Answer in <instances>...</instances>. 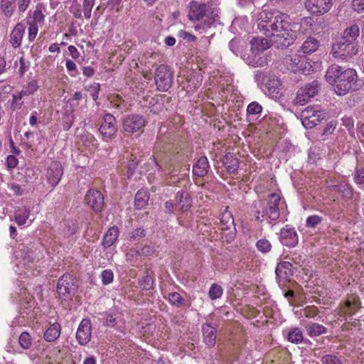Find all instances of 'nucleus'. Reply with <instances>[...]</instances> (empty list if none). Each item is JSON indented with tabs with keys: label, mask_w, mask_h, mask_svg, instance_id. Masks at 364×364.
<instances>
[{
	"label": "nucleus",
	"mask_w": 364,
	"mask_h": 364,
	"mask_svg": "<svg viewBox=\"0 0 364 364\" xmlns=\"http://www.w3.org/2000/svg\"><path fill=\"white\" fill-rule=\"evenodd\" d=\"M102 282L104 285H107L112 282L114 275L110 269H105L101 274Z\"/></svg>",
	"instance_id": "nucleus-46"
},
{
	"label": "nucleus",
	"mask_w": 364,
	"mask_h": 364,
	"mask_svg": "<svg viewBox=\"0 0 364 364\" xmlns=\"http://www.w3.org/2000/svg\"><path fill=\"white\" fill-rule=\"evenodd\" d=\"M308 334L311 337L318 336L326 332V328L318 323H311L306 326Z\"/></svg>",
	"instance_id": "nucleus-35"
},
{
	"label": "nucleus",
	"mask_w": 364,
	"mask_h": 364,
	"mask_svg": "<svg viewBox=\"0 0 364 364\" xmlns=\"http://www.w3.org/2000/svg\"><path fill=\"white\" fill-rule=\"evenodd\" d=\"M210 169L208 159L205 156L200 157L193 166V173L198 177H203L207 175Z\"/></svg>",
	"instance_id": "nucleus-21"
},
{
	"label": "nucleus",
	"mask_w": 364,
	"mask_h": 364,
	"mask_svg": "<svg viewBox=\"0 0 364 364\" xmlns=\"http://www.w3.org/2000/svg\"><path fill=\"white\" fill-rule=\"evenodd\" d=\"M154 284V278L150 275L144 276L139 281V287L144 291H148L153 289Z\"/></svg>",
	"instance_id": "nucleus-38"
},
{
	"label": "nucleus",
	"mask_w": 364,
	"mask_h": 364,
	"mask_svg": "<svg viewBox=\"0 0 364 364\" xmlns=\"http://www.w3.org/2000/svg\"><path fill=\"white\" fill-rule=\"evenodd\" d=\"M257 28L267 37L277 49H284L292 45L296 38L295 28L297 25L290 22L289 16L274 10L262 11L257 21Z\"/></svg>",
	"instance_id": "nucleus-1"
},
{
	"label": "nucleus",
	"mask_w": 364,
	"mask_h": 364,
	"mask_svg": "<svg viewBox=\"0 0 364 364\" xmlns=\"http://www.w3.org/2000/svg\"><path fill=\"white\" fill-rule=\"evenodd\" d=\"M319 46L318 41L314 37H308L303 43L301 50L305 54H309L316 51Z\"/></svg>",
	"instance_id": "nucleus-30"
},
{
	"label": "nucleus",
	"mask_w": 364,
	"mask_h": 364,
	"mask_svg": "<svg viewBox=\"0 0 364 364\" xmlns=\"http://www.w3.org/2000/svg\"><path fill=\"white\" fill-rule=\"evenodd\" d=\"M320 84L317 80H314L310 83L301 87L297 92V95L294 102L295 105H304L306 104L311 98L315 97L318 92Z\"/></svg>",
	"instance_id": "nucleus-9"
},
{
	"label": "nucleus",
	"mask_w": 364,
	"mask_h": 364,
	"mask_svg": "<svg viewBox=\"0 0 364 364\" xmlns=\"http://www.w3.org/2000/svg\"><path fill=\"white\" fill-rule=\"evenodd\" d=\"M287 339L292 343H300L304 339L303 333L299 328H292L288 332Z\"/></svg>",
	"instance_id": "nucleus-32"
},
{
	"label": "nucleus",
	"mask_w": 364,
	"mask_h": 364,
	"mask_svg": "<svg viewBox=\"0 0 364 364\" xmlns=\"http://www.w3.org/2000/svg\"><path fill=\"white\" fill-rule=\"evenodd\" d=\"M176 201L183 212L187 211L192 204L191 196L187 191L178 192L176 196Z\"/></svg>",
	"instance_id": "nucleus-23"
},
{
	"label": "nucleus",
	"mask_w": 364,
	"mask_h": 364,
	"mask_svg": "<svg viewBox=\"0 0 364 364\" xmlns=\"http://www.w3.org/2000/svg\"><path fill=\"white\" fill-rule=\"evenodd\" d=\"M76 338L80 345L87 344L91 338V321L90 319H83L77 328Z\"/></svg>",
	"instance_id": "nucleus-17"
},
{
	"label": "nucleus",
	"mask_w": 364,
	"mask_h": 364,
	"mask_svg": "<svg viewBox=\"0 0 364 364\" xmlns=\"http://www.w3.org/2000/svg\"><path fill=\"white\" fill-rule=\"evenodd\" d=\"M119 236V230L117 227L110 228L104 236L102 244L105 247L112 246Z\"/></svg>",
	"instance_id": "nucleus-28"
},
{
	"label": "nucleus",
	"mask_w": 364,
	"mask_h": 364,
	"mask_svg": "<svg viewBox=\"0 0 364 364\" xmlns=\"http://www.w3.org/2000/svg\"><path fill=\"white\" fill-rule=\"evenodd\" d=\"M284 65L293 73L303 71L306 69V58L296 54L287 55L283 60Z\"/></svg>",
	"instance_id": "nucleus-13"
},
{
	"label": "nucleus",
	"mask_w": 364,
	"mask_h": 364,
	"mask_svg": "<svg viewBox=\"0 0 364 364\" xmlns=\"http://www.w3.org/2000/svg\"><path fill=\"white\" fill-rule=\"evenodd\" d=\"M333 4V0H306L305 6L311 13L322 15L331 9Z\"/></svg>",
	"instance_id": "nucleus-12"
},
{
	"label": "nucleus",
	"mask_w": 364,
	"mask_h": 364,
	"mask_svg": "<svg viewBox=\"0 0 364 364\" xmlns=\"http://www.w3.org/2000/svg\"><path fill=\"white\" fill-rule=\"evenodd\" d=\"M221 223L224 226V229L230 230L231 227H234V218L230 212L225 211L223 213L220 218Z\"/></svg>",
	"instance_id": "nucleus-39"
},
{
	"label": "nucleus",
	"mask_w": 364,
	"mask_h": 364,
	"mask_svg": "<svg viewBox=\"0 0 364 364\" xmlns=\"http://www.w3.org/2000/svg\"><path fill=\"white\" fill-rule=\"evenodd\" d=\"M61 332L60 325L58 323L51 324L44 333V338L48 342L57 340Z\"/></svg>",
	"instance_id": "nucleus-27"
},
{
	"label": "nucleus",
	"mask_w": 364,
	"mask_h": 364,
	"mask_svg": "<svg viewBox=\"0 0 364 364\" xmlns=\"http://www.w3.org/2000/svg\"><path fill=\"white\" fill-rule=\"evenodd\" d=\"M230 50L235 55H238L240 52V41L236 38L232 39L229 43Z\"/></svg>",
	"instance_id": "nucleus-49"
},
{
	"label": "nucleus",
	"mask_w": 364,
	"mask_h": 364,
	"mask_svg": "<svg viewBox=\"0 0 364 364\" xmlns=\"http://www.w3.org/2000/svg\"><path fill=\"white\" fill-rule=\"evenodd\" d=\"M29 124L32 127L37 124V112L34 111L31 113V115L29 118Z\"/></svg>",
	"instance_id": "nucleus-64"
},
{
	"label": "nucleus",
	"mask_w": 364,
	"mask_h": 364,
	"mask_svg": "<svg viewBox=\"0 0 364 364\" xmlns=\"http://www.w3.org/2000/svg\"><path fill=\"white\" fill-rule=\"evenodd\" d=\"M328 82L333 86L336 93L338 95H345L348 92L360 90L362 82L358 80L355 70L348 68L342 70L338 65H331L326 73Z\"/></svg>",
	"instance_id": "nucleus-2"
},
{
	"label": "nucleus",
	"mask_w": 364,
	"mask_h": 364,
	"mask_svg": "<svg viewBox=\"0 0 364 364\" xmlns=\"http://www.w3.org/2000/svg\"><path fill=\"white\" fill-rule=\"evenodd\" d=\"M175 205L172 200H168L165 203V208L167 213H173Z\"/></svg>",
	"instance_id": "nucleus-62"
},
{
	"label": "nucleus",
	"mask_w": 364,
	"mask_h": 364,
	"mask_svg": "<svg viewBox=\"0 0 364 364\" xmlns=\"http://www.w3.org/2000/svg\"><path fill=\"white\" fill-rule=\"evenodd\" d=\"M26 96L25 94H22V90L19 92L16 95H13V103H12V107L14 109H16L17 107H20L22 105V103L19 105L18 107L16 106V103L18 100H20L22 99L23 97Z\"/></svg>",
	"instance_id": "nucleus-58"
},
{
	"label": "nucleus",
	"mask_w": 364,
	"mask_h": 364,
	"mask_svg": "<svg viewBox=\"0 0 364 364\" xmlns=\"http://www.w3.org/2000/svg\"><path fill=\"white\" fill-rule=\"evenodd\" d=\"M321 222V218L318 215H311L307 218L306 225L309 228H314Z\"/></svg>",
	"instance_id": "nucleus-50"
},
{
	"label": "nucleus",
	"mask_w": 364,
	"mask_h": 364,
	"mask_svg": "<svg viewBox=\"0 0 364 364\" xmlns=\"http://www.w3.org/2000/svg\"><path fill=\"white\" fill-rule=\"evenodd\" d=\"M75 279L70 274H64L57 284V292L63 300L70 299L77 289Z\"/></svg>",
	"instance_id": "nucleus-5"
},
{
	"label": "nucleus",
	"mask_w": 364,
	"mask_h": 364,
	"mask_svg": "<svg viewBox=\"0 0 364 364\" xmlns=\"http://www.w3.org/2000/svg\"><path fill=\"white\" fill-rule=\"evenodd\" d=\"M352 6L358 12L363 11L364 10V0H353Z\"/></svg>",
	"instance_id": "nucleus-55"
},
{
	"label": "nucleus",
	"mask_w": 364,
	"mask_h": 364,
	"mask_svg": "<svg viewBox=\"0 0 364 364\" xmlns=\"http://www.w3.org/2000/svg\"><path fill=\"white\" fill-rule=\"evenodd\" d=\"M38 83L36 80L29 81L26 85L23 87L22 94L26 96L33 95L38 89Z\"/></svg>",
	"instance_id": "nucleus-36"
},
{
	"label": "nucleus",
	"mask_w": 364,
	"mask_h": 364,
	"mask_svg": "<svg viewBox=\"0 0 364 364\" xmlns=\"http://www.w3.org/2000/svg\"><path fill=\"white\" fill-rule=\"evenodd\" d=\"M146 121L143 116L130 114L123 119V131L133 134L145 126Z\"/></svg>",
	"instance_id": "nucleus-11"
},
{
	"label": "nucleus",
	"mask_w": 364,
	"mask_h": 364,
	"mask_svg": "<svg viewBox=\"0 0 364 364\" xmlns=\"http://www.w3.org/2000/svg\"><path fill=\"white\" fill-rule=\"evenodd\" d=\"M68 53L70 55L73 59H77L79 57V52L77 49L74 46H69L68 48Z\"/></svg>",
	"instance_id": "nucleus-61"
},
{
	"label": "nucleus",
	"mask_w": 364,
	"mask_h": 364,
	"mask_svg": "<svg viewBox=\"0 0 364 364\" xmlns=\"http://www.w3.org/2000/svg\"><path fill=\"white\" fill-rule=\"evenodd\" d=\"M6 166L9 169H13L16 168L18 164L17 158L14 155H9L6 157Z\"/></svg>",
	"instance_id": "nucleus-52"
},
{
	"label": "nucleus",
	"mask_w": 364,
	"mask_h": 364,
	"mask_svg": "<svg viewBox=\"0 0 364 364\" xmlns=\"http://www.w3.org/2000/svg\"><path fill=\"white\" fill-rule=\"evenodd\" d=\"M281 198L278 194L272 193L269 196L268 200H259L254 203L255 218L257 221L262 222L264 220H277L279 218L280 210L279 205Z\"/></svg>",
	"instance_id": "nucleus-3"
},
{
	"label": "nucleus",
	"mask_w": 364,
	"mask_h": 364,
	"mask_svg": "<svg viewBox=\"0 0 364 364\" xmlns=\"http://www.w3.org/2000/svg\"><path fill=\"white\" fill-rule=\"evenodd\" d=\"M25 32V27L21 23L16 25L10 35V43L14 48H18Z\"/></svg>",
	"instance_id": "nucleus-22"
},
{
	"label": "nucleus",
	"mask_w": 364,
	"mask_h": 364,
	"mask_svg": "<svg viewBox=\"0 0 364 364\" xmlns=\"http://www.w3.org/2000/svg\"><path fill=\"white\" fill-rule=\"evenodd\" d=\"M188 17L193 22L202 20L206 14L207 6L196 1H191L188 5Z\"/></svg>",
	"instance_id": "nucleus-15"
},
{
	"label": "nucleus",
	"mask_w": 364,
	"mask_h": 364,
	"mask_svg": "<svg viewBox=\"0 0 364 364\" xmlns=\"http://www.w3.org/2000/svg\"><path fill=\"white\" fill-rule=\"evenodd\" d=\"M169 301L175 306H179L183 301V297L178 292H172L168 294Z\"/></svg>",
	"instance_id": "nucleus-44"
},
{
	"label": "nucleus",
	"mask_w": 364,
	"mask_h": 364,
	"mask_svg": "<svg viewBox=\"0 0 364 364\" xmlns=\"http://www.w3.org/2000/svg\"><path fill=\"white\" fill-rule=\"evenodd\" d=\"M16 0H1V9L6 17H11L16 9Z\"/></svg>",
	"instance_id": "nucleus-34"
},
{
	"label": "nucleus",
	"mask_w": 364,
	"mask_h": 364,
	"mask_svg": "<svg viewBox=\"0 0 364 364\" xmlns=\"http://www.w3.org/2000/svg\"><path fill=\"white\" fill-rule=\"evenodd\" d=\"M45 15L43 14L41 7L37 5L36 9L28 14L27 23H31L35 25L41 26L44 23Z\"/></svg>",
	"instance_id": "nucleus-24"
},
{
	"label": "nucleus",
	"mask_w": 364,
	"mask_h": 364,
	"mask_svg": "<svg viewBox=\"0 0 364 364\" xmlns=\"http://www.w3.org/2000/svg\"><path fill=\"white\" fill-rule=\"evenodd\" d=\"M256 246L257 249L264 253L268 252L271 250V244L270 242L265 239H261L257 241Z\"/></svg>",
	"instance_id": "nucleus-43"
},
{
	"label": "nucleus",
	"mask_w": 364,
	"mask_h": 364,
	"mask_svg": "<svg viewBox=\"0 0 364 364\" xmlns=\"http://www.w3.org/2000/svg\"><path fill=\"white\" fill-rule=\"evenodd\" d=\"M360 30L356 24L347 27L343 32L342 36L339 39L348 40L350 43L358 44V37L359 36Z\"/></svg>",
	"instance_id": "nucleus-25"
},
{
	"label": "nucleus",
	"mask_w": 364,
	"mask_h": 364,
	"mask_svg": "<svg viewBox=\"0 0 364 364\" xmlns=\"http://www.w3.org/2000/svg\"><path fill=\"white\" fill-rule=\"evenodd\" d=\"M154 80L157 89L166 92L173 83V73L167 65H161L156 69Z\"/></svg>",
	"instance_id": "nucleus-6"
},
{
	"label": "nucleus",
	"mask_w": 364,
	"mask_h": 364,
	"mask_svg": "<svg viewBox=\"0 0 364 364\" xmlns=\"http://www.w3.org/2000/svg\"><path fill=\"white\" fill-rule=\"evenodd\" d=\"M279 240L285 246L293 247L298 244V236L294 228L286 225L280 230Z\"/></svg>",
	"instance_id": "nucleus-14"
},
{
	"label": "nucleus",
	"mask_w": 364,
	"mask_h": 364,
	"mask_svg": "<svg viewBox=\"0 0 364 364\" xmlns=\"http://www.w3.org/2000/svg\"><path fill=\"white\" fill-rule=\"evenodd\" d=\"M255 78L261 80L272 98H278L282 95V83L275 77H268L262 72H257L255 74Z\"/></svg>",
	"instance_id": "nucleus-7"
},
{
	"label": "nucleus",
	"mask_w": 364,
	"mask_h": 364,
	"mask_svg": "<svg viewBox=\"0 0 364 364\" xmlns=\"http://www.w3.org/2000/svg\"><path fill=\"white\" fill-rule=\"evenodd\" d=\"M252 48L256 49L257 51H263L267 50L270 46H273L270 42V39L255 38L251 41Z\"/></svg>",
	"instance_id": "nucleus-33"
},
{
	"label": "nucleus",
	"mask_w": 364,
	"mask_h": 364,
	"mask_svg": "<svg viewBox=\"0 0 364 364\" xmlns=\"http://www.w3.org/2000/svg\"><path fill=\"white\" fill-rule=\"evenodd\" d=\"M31 209L28 206L17 208L14 214L15 222L18 226L30 225L34 221V218H31Z\"/></svg>",
	"instance_id": "nucleus-18"
},
{
	"label": "nucleus",
	"mask_w": 364,
	"mask_h": 364,
	"mask_svg": "<svg viewBox=\"0 0 364 364\" xmlns=\"http://www.w3.org/2000/svg\"><path fill=\"white\" fill-rule=\"evenodd\" d=\"M203 341L210 348L215 345L216 329L209 323H205L202 326Z\"/></svg>",
	"instance_id": "nucleus-20"
},
{
	"label": "nucleus",
	"mask_w": 364,
	"mask_h": 364,
	"mask_svg": "<svg viewBox=\"0 0 364 364\" xmlns=\"http://www.w3.org/2000/svg\"><path fill=\"white\" fill-rule=\"evenodd\" d=\"M355 181L358 184L364 183V167H357L354 174Z\"/></svg>",
	"instance_id": "nucleus-48"
},
{
	"label": "nucleus",
	"mask_w": 364,
	"mask_h": 364,
	"mask_svg": "<svg viewBox=\"0 0 364 364\" xmlns=\"http://www.w3.org/2000/svg\"><path fill=\"white\" fill-rule=\"evenodd\" d=\"M304 314L306 317L312 318L316 314V312L314 307L308 306L304 310Z\"/></svg>",
	"instance_id": "nucleus-60"
},
{
	"label": "nucleus",
	"mask_w": 364,
	"mask_h": 364,
	"mask_svg": "<svg viewBox=\"0 0 364 364\" xmlns=\"http://www.w3.org/2000/svg\"><path fill=\"white\" fill-rule=\"evenodd\" d=\"M9 188L12 191H14L17 195L22 194V190H21L20 185L16 184V183H12L11 185H9Z\"/></svg>",
	"instance_id": "nucleus-63"
},
{
	"label": "nucleus",
	"mask_w": 364,
	"mask_h": 364,
	"mask_svg": "<svg viewBox=\"0 0 364 364\" xmlns=\"http://www.w3.org/2000/svg\"><path fill=\"white\" fill-rule=\"evenodd\" d=\"M223 294V288L216 284H213L210 288L209 296L211 299L215 300L220 298Z\"/></svg>",
	"instance_id": "nucleus-40"
},
{
	"label": "nucleus",
	"mask_w": 364,
	"mask_h": 364,
	"mask_svg": "<svg viewBox=\"0 0 364 364\" xmlns=\"http://www.w3.org/2000/svg\"><path fill=\"white\" fill-rule=\"evenodd\" d=\"M336 129V124L333 122H330L325 127L322 136H328L332 134Z\"/></svg>",
	"instance_id": "nucleus-56"
},
{
	"label": "nucleus",
	"mask_w": 364,
	"mask_h": 364,
	"mask_svg": "<svg viewBox=\"0 0 364 364\" xmlns=\"http://www.w3.org/2000/svg\"><path fill=\"white\" fill-rule=\"evenodd\" d=\"M31 3V0H18L17 6H18V11L20 14L24 13L28 9L29 4Z\"/></svg>",
	"instance_id": "nucleus-53"
},
{
	"label": "nucleus",
	"mask_w": 364,
	"mask_h": 364,
	"mask_svg": "<svg viewBox=\"0 0 364 364\" xmlns=\"http://www.w3.org/2000/svg\"><path fill=\"white\" fill-rule=\"evenodd\" d=\"M223 163L228 173H234L237 172L239 167V161L233 154L230 153L226 154L223 156Z\"/></svg>",
	"instance_id": "nucleus-26"
},
{
	"label": "nucleus",
	"mask_w": 364,
	"mask_h": 364,
	"mask_svg": "<svg viewBox=\"0 0 364 364\" xmlns=\"http://www.w3.org/2000/svg\"><path fill=\"white\" fill-rule=\"evenodd\" d=\"M149 193L143 189H141L137 191L135 196V206L137 209L144 208L149 202Z\"/></svg>",
	"instance_id": "nucleus-29"
},
{
	"label": "nucleus",
	"mask_w": 364,
	"mask_h": 364,
	"mask_svg": "<svg viewBox=\"0 0 364 364\" xmlns=\"http://www.w3.org/2000/svg\"><path fill=\"white\" fill-rule=\"evenodd\" d=\"M91 0H84L83 2V10H78L75 12V16L77 18H82V14L85 18H90L91 17Z\"/></svg>",
	"instance_id": "nucleus-37"
},
{
	"label": "nucleus",
	"mask_w": 364,
	"mask_h": 364,
	"mask_svg": "<svg viewBox=\"0 0 364 364\" xmlns=\"http://www.w3.org/2000/svg\"><path fill=\"white\" fill-rule=\"evenodd\" d=\"M100 132L106 137H110L117 131L116 119L110 114H107L103 117V122L99 128Z\"/></svg>",
	"instance_id": "nucleus-19"
},
{
	"label": "nucleus",
	"mask_w": 364,
	"mask_h": 364,
	"mask_svg": "<svg viewBox=\"0 0 364 364\" xmlns=\"http://www.w3.org/2000/svg\"><path fill=\"white\" fill-rule=\"evenodd\" d=\"M27 24L28 25V41L30 42H32V41H34V39L36 38V36L38 34V28H39L40 26L35 25V24H33V23H27Z\"/></svg>",
	"instance_id": "nucleus-47"
},
{
	"label": "nucleus",
	"mask_w": 364,
	"mask_h": 364,
	"mask_svg": "<svg viewBox=\"0 0 364 364\" xmlns=\"http://www.w3.org/2000/svg\"><path fill=\"white\" fill-rule=\"evenodd\" d=\"M275 273L277 283L283 289L286 287V282H289L293 276L292 264L289 262H281L278 263Z\"/></svg>",
	"instance_id": "nucleus-10"
},
{
	"label": "nucleus",
	"mask_w": 364,
	"mask_h": 364,
	"mask_svg": "<svg viewBox=\"0 0 364 364\" xmlns=\"http://www.w3.org/2000/svg\"><path fill=\"white\" fill-rule=\"evenodd\" d=\"M262 111V107L257 102L250 103L247 107V113L249 115L259 114Z\"/></svg>",
	"instance_id": "nucleus-41"
},
{
	"label": "nucleus",
	"mask_w": 364,
	"mask_h": 364,
	"mask_svg": "<svg viewBox=\"0 0 364 364\" xmlns=\"http://www.w3.org/2000/svg\"><path fill=\"white\" fill-rule=\"evenodd\" d=\"M144 236H145V231L144 229H142L141 228L135 229L130 233V237L134 240L139 239Z\"/></svg>",
	"instance_id": "nucleus-54"
},
{
	"label": "nucleus",
	"mask_w": 364,
	"mask_h": 364,
	"mask_svg": "<svg viewBox=\"0 0 364 364\" xmlns=\"http://www.w3.org/2000/svg\"><path fill=\"white\" fill-rule=\"evenodd\" d=\"M358 51V44L344 39H338L331 48L333 56L341 60H348L356 55Z\"/></svg>",
	"instance_id": "nucleus-4"
},
{
	"label": "nucleus",
	"mask_w": 364,
	"mask_h": 364,
	"mask_svg": "<svg viewBox=\"0 0 364 364\" xmlns=\"http://www.w3.org/2000/svg\"><path fill=\"white\" fill-rule=\"evenodd\" d=\"M137 165L138 162L135 160L129 161L127 164L128 173L133 174L137 167Z\"/></svg>",
	"instance_id": "nucleus-59"
},
{
	"label": "nucleus",
	"mask_w": 364,
	"mask_h": 364,
	"mask_svg": "<svg viewBox=\"0 0 364 364\" xmlns=\"http://www.w3.org/2000/svg\"><path fill=\"white\" fill-rule=\"evenodd\" d=\"M63 175V168L58 161H52L47 169V178L48 183L55 187L60 182Z\"/></svg>",
	"instance_id": "nucleus-16"
},
{
	"label": "nucleus",
	"mask_w": 364,
	"mask_h": 364,
	"mask_svg": "<svg viewBox=\"0 0 364 364\" xmlns=\"http://www.w3.org/2000/svg\"><path fill=\"white\" fill-rule=\"evenodd\" d=\"M323 364H343L341 360L333 355H326L321 358Z\"/></svg>",
	"instance_id": "nucleus-45"
},
{
	"label": "nucleus",
	"mask_w": 364,
	"mask_h": 364,
	"mask_svg": "<svg viewBox=\"0 0 364 364\" xmlns=\"http://www.w3.org/2000/svg\"><path fill=\"white\" fill-rule=\"evenodd\" d=\"M65 67L71 76L75 77L77 74V66L75 62L68 59L65 62Z\"/></svg>",
	"instance_id": "nucleus-51"
},
{
	"label": "nucleus",
	"mask_w": 364,
	"mask_h": 364,
	"mask_svg": "<svg viewBox=\"0 0 364 364\" xmlns=\"http://www.w3.org/2000/svg\"><path fill=\"white\" fill-rule=\"evenodd\" d=\"M154 248L149 245L144 246L140 251H138V254L144 256H150L154 253Z\"/></svg>",
	"instance_id": "nucleus-57"
},
{
	"label": "nucleus",
	"mask_w": 364,
	"mask_h": 364,
	"mask_svg": "<svg viewBox=\"0 0 364 364\" xmlns=\"http://www.w3.org/2000/svg\"><path fill=\"white\" fill-rule=\"evenodd\" d=\"M18 341L23 348L28 349L31 345V336L27 332H23L19 336Z\"/></svg>",
	"instance_id": "nucleus-42"
},
{
	"label": "nucleus",
	"mask_w": 364,
	"mask_h": 364,
	"mask_svg": "<svg viewBox=\"0 0 364 364\" xmlns=\"http://www.w3.org/2000/svg\"><path fill=\"white\" fill-rule=\"evenodd\" d=\"M324 118L325 113L315 107H308L301 113V123L306 129H312Z\"/></svg>",
	"instance_id": "nucleus-8"
},
{
	"label": "nucleus",
	"mask_w": 364,
	"mask_h": 364,
	"mask_svg": "<svg viewBox=\"0 0 364 364\" xmlns=\"http://www.w3.org/2000/svg\"><path fill=\"white\" fill-rule=\"evenodd\" d=\"M104 204L102 193L97 190H92V210L96 213L101 212L104 208Z\"/></svg>",
	"instance_id": "nucleus-31"
}]
</instances>
